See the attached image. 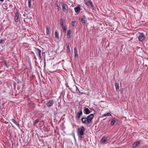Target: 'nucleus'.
<instances>
[{
  "instance_id": "f257e3e1",
  "label": "nucleus",
  "mask_w": 148,
  "mask_h": 148,
  "mask_svg": "<svg viewBox=\"0 0 148 148\" xmlns=\"http://www.w3.org/2000/svg\"><path fill=\"white\" fill-rule=\"evenodd\" d=\"M94 116V114H91L88 115L86 118H82L81 120L82 123L86 125L90 123L93 119Z\"/></svg>"
},
{
  "instance_id": "7c9ffc66",
  "label": "nucleus",
  "mask_w": 148,
  "mask_h": 148,
  "mask_svg": "<svg viewBox=\"0 0 148 148\" xmlns=\"http://www.w3.org/2000/svg\"><path fill=\"white\" fill-rule=\"evenodd\" d=\"M86 117L85 116H84L82 118H86Z\"/></svg>"
},
{
  "instance_id": "20e7f679",
  "label": "nucleus",
  "mask_w": 148,
  "mask_h": 148,
  "mask_svg": "<svg viewBox=\"0 0 148 148\" xmlns=\"http://www.w3.org/2000/svg\"><path fill=\"white\" fill-rule=\"evenodd\" d=\"M86 5L89 7H91L93 8L94 7L92 2L90 0H84Z\"/></svg>"
},
{
  "instance_id": "39448f33",
  "label": "nucleus",
  "mask_w": 148,
  "mask_h": 148,
  "mask_svg": "<svg viewBox=\"0 0 148 148\" xmlns=\"http://www.w3.org/2000/svg\"><path fill=\"white\" fill-rule=\"evenodd\" d=\"M83 114V112L81 109L77 113L75 117L77 120H79Z\"/></svg>"
},
{
  "instance_id": "cd10ccee",
  "label": "nucleus",
  "mask_w": 148,
  "mask_h": 148,
  "mask_svg": "<svg viewBox=\"0 0 148 148\" xmlns=\"http://www.w3.org/2000/svg\"><path fill=\"white\" fill-rule=\"evenodd\" d=\"M55 8L56 9H58V10L59 9V7L57 3L55 4Z\"/></svg>"
},
{
  "instance_id": "f8f14e48",
  "label": "nucleus",
  "mask_w": 148,
  "mask_h": 148,
  "mask_svg": "<svg viewBox=\"0 0 148 148\" xmlns=\"http://www.w3.org/2000/svg\"><path fill=\"white\" fill-rule=\"evenodd\" d=\"M84 113L86 114H89L90 113V111L88 108H86L84 110Z\"/></svg>"
},
{
  "instance_id": "4be33fe9",
  "label": "nucleus",
  "mask_w": 148,
  "mask_h": 148,
  "mask_svg": "<svg viewBox=\"0 0 148 148\" xmlns=\"http://www.w3.org/2000/svg\"><path fill=\"white\" fill-rule=\"evenodd\" d=\"M55 37L56 38L59 39V34L57 31H56L55 33Z\"/></svg>"
},
{
  "instance_id": "9b49d317",
  "label": "nucleus",
  "mask_w": 148,
  "mask_h": 148,
  "mask_svg": "<svg viewBox=\"0 0 148 148\" xmlns=\"http://www.w3.org/2000/svg\"><path fill=\"white\" fill-rule=\"evenodd\" d=\"M140 143L139 141H138L135 142L133 144V147H136L139 146Z\"/></svg>"
},
{
  "instance_id": "2f4dec72",
  "label": "nucleus",
  "mask_w": 148,
  "mask_h": 148,
  "mask_svg": "<svg viewBox=\"0 0 148 148\" xmlns=\"http://www.w3.org/2000/svg\"><path fill=\"white\" fill-rule=\"evenodd\" d=\"M4 1V0H0V1L2 2H3Z\"/></svg>"
},
{
  "instance_id": "393cba45",
  "label": "nucleus",
  "mask_w": 148,
  "mask_h": 148,
  "mask_svg": "<svg viewBox=\"0 0 148 148\" xmlns=\"http://www.w3.org/2000/svg\"><path fill=\"white\" fill-rule=\"evenodd\" d=\"M28 2L29 3V8H31L32 7V0H28Z\"/></svg>"
},
{
  "instance_id": "72a5a7b5",
  "label": "nucleus",
  "mask_w": 148,
  "mask_h": 148,
  "mask_svg": "<svg viewBox=\"0 0 148 148\" xmlns=\"http://www.w3.org/2000/svg\"><path fill=\"white\" fill-rule=\"evenodd\" d=\"M82 93H80V94H79V95H80V94H82Z\"/></svg>"
},
{
  "instance_id": "7ed1b4c3",
  "label": "nucleus",
  "mask_w": 148,
  "mask_h": 148,
  "mask_svg": "<svg viewBox=\"0 0 148 148\" xmlns=\"http://www.w3.org/2000/svg\"><path fill=\"white\" fill-rule=\"evenodd\" d=\"M145 38V35L143 33H140L138 37L139 40L142 42L144 40Z\"/></svg>"
},
{
  "instance_id": "423d86ee",
  "label": "nucleus",
  "mask_w": 148,
  "mask_h": 148,
  "mask_svg": "<svg viewBox=\"0 0 148 148\" xmlns=\"http://www.w3.org/2000/svg\"><path fill=\"white\" fill-rule=\"evenodd\" d=\"M54 101L53 100L49 101L47 104V106L48 107L52 106L54 103Z\"/></svg>"
},
{
  "instance_id": "a211bd4d",
  "label": "nucleus",
  "mask_w": 148,
  "mask_h": 148,
  "mask_svg": "<svg viewBox=\"0 0 148 148\" xmlns=\"http://www.w3.org/2000/svg\"><path fill=\"white\" fill-rule=\"evenodd\" d=\"M37 53L38 54L40 58H41V51L39 49H38L37 50Z\"/></svg>"
},
{
  "instance_id": "dca6fc26",
  "label": "nucleus",
  "mask_w": 148,
  "mask_h": 148,
  "mask_svg": "<svg viewBox=\"0 0 148 148\" xmlns=\"http://www.w3.org/2000/svg\"><path fill=\"white\" fill-rule=\"evenodd\" d=\"M64 21L63 19H61V22L60 23V25L62 27H63L65 26L64 25Z\"/></svg>"
},
{
  "instance_id": "6e6552de",
  "label": "nucleus",
  "mask_w": 148,
  "mask_h": 148,
  "mask_svg": "<svg viewBox=\"0 0 148 148\" xmlns=\"http://www.w3.org/2000/svg\"><path fill=\"white\" fill-rule=\"evenodd\" d=\"M18 16L19 13L18 12H16L15 13L14 17V21L15 22H17L18 21Z\"/></svg>"
},
{
  "instance_id": "c756f323",
  "label": "nucleus",
  "mask_w": 148,
  "mask_h": 148,
  "mask_svg": "<svg viewBox=\"0 0 148 148\" xmlns=\"http://www.w3.org/2000/svg\"><path fill=\"white\" fill-rule=\"evenodd\" d=\"M75 21H73L72 22V25L73 26H74L75 25Z\"/></svg>"
},
{
  "instance_id": "5701e85b",
  "label": "nucleus",
  "mask_w": 148,
  "mask_h": 148,
  "mask_svg": "<svg viewBox=\"0 0 148 148\" xmlns=\"http://www.w3.org/2000/svg\"><path fill=\"white\" fill-rule=\"evenodd\" d=\"M71 30H69L67 32V36L68 37L70 38L71 37Z\"/></svg>"
},
{
  "instance_id": "2eb2a0df",
  "label": "nucleus",
  "mask_w": 148,
  "mask_h": 148,
  "mask_svg": "<svg viewBox=\"0 0 148 148\" xmlns=\"http://www.w3.org/2000/svg\"><path fill=\"white\" fill-rule=\"evenodd\" d=\"M50 28L48 26H46V34L47 35H48L50 33Z\"/></svg>"
},
{
  "instance_id": "0eeeda50",
  "label": "nucleus",
  "mask_w": 148,
  "mask_h": 148,
  "mask_svg": "<svg viewBox=\"0 0 148 148\" xmlns=\"http://www.w3.org/2000/svg\"><path fill=\"white\" fill-rule=\"evenodd\" d=\"M61 5L62 7V10L64 12H66V6L67 5L66 4L64 3H61Z\"/></svg>"
},
{
  "instance_id": "412c9836",
  "label": "nucleus",
  "mask_w": 148,
  "mask_h": 148,
  "mask_svg": "<svg viewBox=\"0 0 148 148\" xmlns=\"http://www.w3.org/2000/svg\"><path fill=\"white\" fill-rule=\"evenodd\" d=\"M111 114L109 112L107 113L106 114H104L102 115V117L106 116H111Z\"/></svg>"
},
{
  "instance_id": "a878e982",
  "label": "nucleus",
  "mask_w": 148,
  "mask_h": 148,
  "mask_svg": "<svg viewBox=\"0 0 148 148\" xmlns=\"http://www.w3.org/2000/svg\"><path fill=\"white\" fill-rule=\"evenodd\" d=\"M63 28V32L64 33H66V26H64L63 27H62Z\"/></svg>"
},
{
  "instance_id": "ddd939ff",
  "label": "nucleus",
  "mask_w": 148,
  "mask_h": 148,
  "mask_svg": "<svg viewBox=\"0 0 148 148\" xmlns=\"http://www.w3.org/2000/svg\"><path fill=\"white\" fill-rule=\"evenodd\" d=\"M116 120L114 118H113L112 120V121L110 122V124L111 125L113 126Z\"/></svg>"
},
{
  "instance_id": "4468645a",
  "label": "nucleus",
  "mask_w": 148,
  "mask_h": 148,
  "mask_svg": "<svg viewBox=\"0 0 148 148\" xmlns=\"http://www.w3.org/2000/svg\"><path fill=\"white\" fill-rule=\"evenodd\" d=\"M12 121L18 127H20V125H19V124L18 123H17L16 122V121L14 119H12Z\"/></svg>"
},
{
  "instance_id": "473e14b6",
  "label": "nucleus",
  "mask_w": 148,
  "mask_h": 148,
  "mask_svg": "<svg viewBox=\"0 0 148 148\" xmlns=\"http://www.w3.org/2000/svg\"><path fill=\"white\" fill-rule=\"evenodd\" d=\"M77 89L78 90L77 87H76V91H77Z\"/></svg>"
},
{
  "instance_id": "1a4fd4ad",
  "label": "nucleus",
  "mask_w": 148,
  "mask_h": 148,
  "mask_svg": "<svg viewBox=\"0 0 148 148\" xmlns=\"http://www.w3.org/2000/svg\"><path fill=\"white\" fill-rule=\"evenodd\" d=\"M75 57V58H77L78 57V51L77 48L76 47L74 48V49Z\"/></svg>"
},
{
  "instance_id": "6ab92c4d",
  "label": "nucleus",
  "mask_w": 148,
  "mask_h": 148,
  "mask_svg": "<svg viewBox=\"0 0 148 148\" xmlns=\"http://www.w3.org/2000/svg\"><path fill=\"white\" fill-rule=\"evenodd\" d=\"M86 18H82L81 19V21L82 23L84 25L85 23V21H86Z\"/></svg>"
},
{
  "instance_id": "9d476101",
  "label": "nucleus",
  "mask_w": 148,
  "mask_h": 148,
  "mask_svg": "<svg viewBox=\"0 0 148 148\" xmlns=\"http://www.w3.org/2000/svg\"><path fill=\"white\" fill-rule=\"evenodd\" d=\"M75 10V12L77 14L79 13L80 10V7H77L74 8Z\"/></svg>"
},
{
  "instance_id": "b1692460",
  "label": "nucleus",
  "mask_w": 148,
  "mask_h": 148,
  "mask_svg": "<svg viewBox=\"0 0 148 148\" xmlns=\"http://www.w3.org/2000/svg\"><path fill=\"white\" fill-rule=\"evenodd\" d=\"M115 84L116 89L117 90L119 89V83H115Z\"/></svg>"
},
{
  "instance_id": "bb28decb",
  "label": "nucleus",
  "mask_w": 148,
  "mask_h": 148,
  "mask_svg": "<svg viewBox=\"0 0 148 148\" xmlns=\"http://www.w3.org/2000/svg\"><path fill=\"white\" fill-rule=\"evenodd\" d=\"M39 122V119H37L36 120H35V122H34V125L35 126L36 124V123H38Z\"/></svg>"
},
{
  "instance_id": "f03ea898",
  "label": "nucleus",
  "mask_w": 148,
  "mask_h": 148,
  "mask_svg": "<svg viewBox=\"0 0 148 148\" xmlns=\"http://www.w3.org/2000/svg\"><path fill=\"white\" fill-rule=\"evenodd\" d=\"M85 131V129L83 126L78 128L77 134L79 138H82V136L84 134Z\"/></svg>"
},
{
  "instance_id": "f704fd0d",
  "label": "nucleus",
  "mask_w": 148,
  "mask_h": 148,
  "mask_svg": "<svg viewBox=\"0 0 148 148\" xmlns=\"http://www.w3.org/2000/svg\"><path fill=\"white\" fill-rule=\"evenodd\" d=\"M15 95L16 96V94H15Z\"/></svg>"
},
{
  "instance_id": "f3484780",
  "label": "nucleus",
  "mask_w": 148,
  "mask_h": 148,
  "mask_svg": "<svg viewBox=\"0 0 148 148\" xmlns=\"http://www.w3.org/2000/svg\"><path fill=\"white\" fill-rule=\"evenodd\" d=\"M108 140L107 138L106 137L103 138L101 140L102 142L103 143H104Z\"/></svg>"
},
{
  "instance_id": "c85d7f7f",
  "label": "nucleus",
  "mask_w": 148,
  "mask_h": 148,
  "mask_svg": "<svg viewBox=\"0 0 148 148\" xmlns=\"http://www.w3.org/2000/svg\"><path fill=\"white\" fill-rule=\"evenodd\" d=\"M5 40L4 39H2L0 40V44H1L3 43L5 41Z\"/></svg>"
},
{
  "instance_id": "aec40b11",
  "label": "nucleus",
  "mask_w": 148,
  "mask_h": 148,
  "mask_svg": "<svg viewBox=\"0 0 148 148\" xmlns=\"http://www.w3.org/2000/svg\"><path fill=\"white\" fill-rule=\"evenodd\" d=\"M66 49L67 50L68 52H70V50L69 49V43H67L66 44Z\"/></svg>"
}]
</instances>
